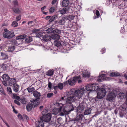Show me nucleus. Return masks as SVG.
<instances>
[{
  "instance_id": "5fc2aeb1",
  "label": "nucleus",
  "mask_w": 127,
  "mask_h": 127,
  "mask_svg": "<svg viewBox=\"0 0 127 127\" xmlns=\"http://www.w3.org/2000/svg\"><path fill=\"white\" fill-rule=\"evenodd\" d=\"M18 117L21 120H22L23 118L21 115L20 114H18L17 115Z\"/></svg>"
},
{
  "instance_id": "9d476101",
  "label": "nucleus",
  "mask_w": 127,
  "mask_h": 127,
  "mask_svg": "<svg viewBox=\"0 0 127 127\" xmlns=\"http://www.w3.org/2000/svg\"><path fill=\"white\" fill-rule=\"evenodd\" d=\"M66 20L65 16L61 18L58 20L55 21V23H58L59 25H64L66 21Z\"/></svg>"
},
{
  "instance_id": "1a4fd4ad",
  "label": "nucleus",
  "mask_w": 127,
  "mask_h": 127,
  "mask_svg": "<svg viewBox=\"0 0 127 127\" xmlns=\"http://www.w3.org/2000/svg\"><path fill=\"white\" fill-rule=\"evenodd\" d=\"M1 78L2 79L1 80L3 84L5 86L10 78L7 74H4L2 75Z\"/></svg>"
},
{
  "instance_id": "864d4df0",
  "label": "nucleus",
  "mask_w": 127,
  "mask_h": 127,
  "mask_svg": "<svg viewBox=\"0 0 127 127\" xmlns=\"http://www.w3.org/2000/svg\"><path fill=\"white\" fill-rule=\"evenodd\" d=\"M21 103L23 104H26V101L25 99L23 98L21 100Z\"/></svg>"
},
{
  "instance_id": "338daca9",
  "label": "nucleus",
  "mask_w": 127,
  "mask_h": 127,
  "mask_svg": "<svg viewBox=\"0 0 127 127\" xmlns=\"http://www.w3.org/2000/svg\"><path fill=\"white\" fill-rule=\"evenodd\" d=\"M50 17H51V16H47L46 17H45V18L46 19L48 20V19H49L50 18Z\"/></svg>"
},
{
  "instance_id": "a18cd8bd",
  "label": "nucleus",
  "mask_w": 127,
  "mask_h": 127,
  "mask_svg": "<svg viewBox=\"0 0 127 127\" xmlns=\"http://www.w3.org/2000/svg\"><path fill=\"white\" fill-rule=\"evenodd\" d=\"M55 10V8L54 7H51L49 11L50 13H52Z\"/></svg>"
},
{
  "instance_id": "f03ea898",
  "label": "nucleus",
  "mask_w": 127,
  "mask_h": 127,
  "mask_svg": "<svg viewBox=\"0 0 127 127\" xmlns=\"http://www.w3.org/2000/svg\"><path fill=\"white\" fill-rule=\"evenodd\" d=\"M51 114L50 113H48L47 114H44L42 116L40 117V120H42L43 122L46 123H48L49 125H52L54 124L55 122L53 121H51Z\"/></svg>"
},
{
  "instance_id": "58836bf2",
  "label": "nucleus",
  "mask_w": 127,
  "mask_h": 127,
  "mask_svg": "<svg viewBox=\"0 0 127 127\" xmlns=\"http://www.w3.org/2000/svg\"><path fill=\"white\" fill-rule=\"evenodd\" d=\"M119 95L118 96L119 98L122 99L124 97L125 94L123 93H120L119 94H118Z\"/></svg>"
},
{
  "instance_id": "7ed1b4c3",
  "label": "nucleus",
  "mask_w": 127,
  "mask_h": 127,
  "mask_svg": "<svg viewBox=\"0 0 127 127\" xmlns=\"http://www.w3.org/2000/svg\"><path fill=\"white\" fill-rule=\"evenodd\" d=\"M97 96L95 99V101H97L98 99H101L106 95V91L103 88H99L97 90Z\"/></svg>"
},
{
  "instance_id": "a211bd4d",
  "label": "nucleus",
  "mask_w": 127,
  "mask_h": 127,
  "mask_svg": "<svg viewBox=\"0 0 127 127\" xmlns=\"http://www.w3.org/2000/svg\"><path fill=\"white\" fill-rule=\"evenodd\" d=\"M84 117V115L82 114H80L79 115H77L76 116V118H75V120L76 122H78L81 121Z\"/></svg>"
},
{
  "instance_id": "052dcab7",
  "label": "nucleus",
  "mask_w": 127,
  "mask_h": 127,
  "mask_svg": "<svg viewBox=\"0 0 127 127\" xmlns=\"http://www.w3.org/2000/svg\"><path fill=\"white\" fill-rule=\"evenodd\" d=\"M1 67L3 68L4 70L6 69L5 66L3 64L1 65Z\"/></svg>"
},
{
  "instance_id": "37998d69",
  "label": "nucleus",
  "mask_w": 127,
  "mask_h": 127,
  "mask_svg": "<svg viewBox=\"0 0 127 127\" xmlns=\"http://www.w3.org/2000/svg\"><path fill=\"white\" fill-rule=\"evenodd\" d=\"M54 95V94L53 93H49L47 94V96L48 98H50L53 96Z\"/></svg>"
},
{
  "instance_id": "5701e85b",
  "label": "nucleus",
  "mask_w": 127,
  "mask_h": 127,
  "mask_svg": "<svg viewBox=\"0 0 127 127\" xmlns=\"http://www.w3.org/2000/svg\"><path fill=\"white\" fill-rule=\"evenodd\" d=\"M26 35L25 34H22L17 37L16 38L17 40H21L24 39L26 37Z\"/></svg>"
},
{
  "instance_id": "6ab92c4d",
  "label": "nucleus",
  "mask_w": 127,
  "mask_h": 127,
  "mask_svg": "<svg viewBox=\"0 0 127 127\" xmlns=\"http://www.w3.org/2000/svg\"><path fill=\"white\" fill-rule=\"evenodd\" d=\"M69 2L68 0H64L62 2L61 5L63 7H66L69 4Z\"/></svg>"
},
{
  "instance_id": "774afa93",
  "label": "nucleus",
  "mask_w": 127,
  "mask_h": 127,
  "mask_svg": "<svg viewBox=\"0 0 127 127\" xmlns=\"http://www.w3.org/2000/svg\"><path fill=\"white\" fill-rule=\"evenodd\" d=\"M53 88H54V89L55 90H57V89H58V86H54Z\"/></svg>"
},
{
  "instance_id": "39448f33",
  "label": "nucleus",
  "mask_w": 127,
  "mask_h": 127,
  "mask_svg": "<svg viewBox=\"0 0 127 127\" xmlns=\"http://www.w3.org/2000/svg\"><path fill=\"white\" fill-rule=\"evenodd\" d=\"M80 78L79 77H74L73 78H71L69 79L67 81L64 83V85H66L68 83L70 86H73L75 85L76 82L77 80Z\"/></svg>"
},
{
  "instance_id": "4be33fe9",
  "label": "nucleus",
  "mask_w": 127,
  "mask_h": 127,
  "mask_svg": "<svg viewBox=\"0 0 127 127\" xmlns=\"http://www.w3.org/2000/svg\"><path fill=\"white\" fill-rule=\"evenodd\" d=\"M65 18H66V20H68L69 21H71L73 20L74 17V16L73 15H69V16H65Z\"/></svg>"
},
{
  "instance_id": "13d9d810",
  "label": "nucleus",
  "mask_w": 127,
  "mask_h": 127,
  "mask_svg": "<svg viewBox=\"0 0 127 127\" xmlns=\"http://www.w3.org/2000/svg\"><path fill=\"white\" fill-rule=\"evenodd\" d=\"M76 77H80V78L78 79V80H77V81H78V83H81L82 82V81L81 80H80V79H81L80 77V76H76Z\"/></svg>"
},
{
  "instance_id": "cd10ccee",
  "label": "nucleus",
  "mask_w": 127,
  "mask_h": 127,
  "mask_svg": "<svg viewBox=\"0 0 127 127\" xmlns=\"http://www.w3.org/2000/svg\"><path fill=\"white\" fill-rule=\"evenodd\" d=\"M66 11H67L66 10V8L65 9L63 8L59 10L58 11V12H59L61 14L63 15L64 14L66 13Z\"/></svg>"
},
{
  "instance_id": "4468645a",
  "label": "nucleus",
  "mask_w": 127,
  "mask_h": 127,
  "mask_svg": "<svg viewBox=\"0 0 127 127\" xmlns=\"http://www.w3.org/2000/svg\"><path fill=\"white\" fill-rule=\"evenodd\" d=\"M36 127H44V123L43 122L40 120L35 122Z\"/></svg>"
},
{
  "instance_id": "3c124183",
  "label": "nucleus",
  "mask_w": 127,
  "mask_h": 127,
  "mask_svg": "<svg viewBox=\"0 0 127 127\" xmlns=\"http://www.w3.org/2000/svg\"><path fill=\"white\" fill-rule=\"evenodd\" d=\"M21 18V17L20 16H17L16 18V21H18L20 20Z\"/></svg>"
},
{
  "instance_id": "e433bc0d",
  "label": "nucleus",
  "mask_w": 127,
  "mask_h": 127,
  "mask_svg": "<svg viewBox=\"0 0 127 127\" xmlns=\"http://www.w3.org/2000/svg\"><path fill=\"white\" fill-rule=\"evenodd\" d=\"M53 72L52 70H49L47 72V75L48 76H51L53 75Z\"/></svg>"
},
{
  "instance_id": "412c9836",
  "label": "nucleus",
  "mask_w": 127,
  "mask_h": 127,
  "mask_svg": "<svg viewBox=\"0 0 127 127\" xmlns=\"http://www.w3.org/2000/svg\"><path fill=\"white\" fill-rule=\"evenodd\" d=\"M83 74V76L84 77H90V74L87 71H84Z\"/></svg>"
},
{
  "instance_id": "bb28decb",
  "label": "nucleus",
  "mask_w": 127,
  "mask_h": 127,
  "mask_svg": "<svg viewBox=\"0 0 127 127\" xmlns=\"http://www.w3.org/2000/svg\"><path fill=\"white\" fill-rule=\"evenodd\" d=\"M91 111L90 108H87L86 109L84 113V114L85 115H87L90 114H91Z\"/></svg>"
},
{
  "instance_id": "2eb2a0df",
  "label": "nucleus",
  "mask_w": 127,
  "mask_h": 127,
  "mask_svg": "<svg viewBox=\"0 0 127 127\" xmlns=\"http://www.w3.org/2000/svg\"><path fill=\"white\" fill-rule=\"evenodd\" d=\"M42 38L43 40L44 41L47 42L50 41L52 38V35L51 36L45 35H42Z\"/></svg>"
},
{
  "instance_id": "aec40b11",
  "label": "nucleus",
  "mask_w": 127,
  "mask_h": 127,
  "mask_svg": "<svg viewBox=\"0 0 127 127\" xmlns=\"http://www.w3.org/2000/svg\"><path fill=\"white\" fill-rule=\"evenodd\" d=\"M54 28L51 27L50 28H48V29L46 30H44V31L45 32L47 33H53V31Z\"/></svg>"
},
{
  "instance_id": "20e7f679",
  "label": "nucleus",
  "mask_w": 127,
  "mask_h": 127,
  "mask_svg": "<svg viewBox=\"0 0 127 127\" xmlns=\"http://www.w3.org/2000/svg\"><path fill=\"white\" fill-rule=\"evenodd\" d=\"M31 102V103H29L26 106V108L28 111H31L32 108L35 107L39 104V101H37L36 99H33Z\"/></svg>"
},
{
  "instance_id": "c85d7f7f",
  "label": "nucleus",
  "mask_w": 127,
  "mask_h": 127,
  "mask_svg": "<svg viewBox=\"0 0 127 127\" xmlns=\"http://www.w3.org/2000/svg\"><path fill=\"white\" fill-rule=\"evenodd\" d=\"M15 47L13 45H11L8 47V51L9 52H12L15 49Z\"/></svg>"
},
{
  "instance_id": "a878e982",
  "label": "nucleus",
  "mask_w": 127,
  "mask_h": 127,
  "mask_svg": "<svg viewBox=\"0 0 127 127\" xmlns=\"http://www.w3.org/2000/svg\"><path fill=\"white\" fill-rule=\"evenodd\" d=\"M32 39L31 37L28 36L27 37L26 39H25V41L26 42L29 43L32 41Z\"/></svg>"
},
{
  "instance_id": "49530a36",
  "label": "nucleus",
  "mask_w": 127,
  "mask_h": 127,
  "mask_svg": "<svg viewBox=\"0 0 127 127\" xmlns=\"http://www.w3.org/2000/svg\"><path fill=\"white\" fill-rule=\"evenodd\" d=\"M0 92L3 94H4V95H6V94L4 92V90L3 89V88H2L1 86V88H0Z\"/></svg>"
},
{
  "instance_id": "79ce46f5",
  "label": "nucleus",
  "mask_w": 127,
  "mask_h": 127,
  "mask_svg": "<svg viewBox=\"0 0 127 127\" xmlns=\"http://www.w3.org/2000/svg\"><path fill=\"white\" fill-rule=\"evenodd\" d=\"M18 25V23L16 21L13 22L11 24L12 26L14 27H16Z\"/></svg>"
},
{
  "instance_id": "f8f14e48",
  "label": "nucleus",
  "mask_w": 127,
  "mask_h": 127,
  "mask_svg": "<svg viewBox=\"0 0 127 127\" xmlns=\"http://www.w3.org/2000/svg\"><path fill=\"white\" fill-rule=\"evenodd\" d=\"M82 102H81L80 104L79 107L77 109L76 111V112L77 113H81L85 108V106L82 104V102L83 101V99H82Z\"/></svg>"
},
{
  "instance_id": "0eeeda50",
  "label": "nucleus",
  "mask_w": 127,
  "mask_h": 127,
  "mask_svg": "<svg viewBox=\"0 0 127 127\" xmlns=\"http://www.w3.org/2000/svg\"><path fill=\"white\" fill-rule=\"evenodd\" d=\"M61 32L60 31L54 28L53 33L54 34L52 35V39H59L60 38V36L59 34Z\"/></svg>"
},
{
  "instance_id": "473e14b6",
  "label": "nucleus",
  "mask_w": 127,
  "mask_h": 127,
  "mask_svg": "<svg viewBox=\"0 0 127 127\" xmlns=\"http://www.w3.org/2000/svg\"><path fill=\"white\" fill-rule=\"evenodd\" d=\"M1 55L2 57V60H5L7 59V55L5 54L2 52L1 53Z\"/></svg>"
},
{
  "instance_id": "b1692460",
  "label": "nucleus",
  "mask_w": 127,
  "mask_h": 127,
  "mask_svg": "<svg viewBox=\"0 0 127 127\" xmlns=\"http://www.w3.org/2000/svg\"><path fill=\"white\" fill-rule=\"evenodd\" d=\"M54 43V45L58 47L61 45L60 41L58 40H56Z\"/></svg>"
},
{
  "instance_id": "dca6fc26",
  "label": "nucleus",
  "mask_w": 127,
  "mask_h": 127,
  "mask_svg": "<svg viewBox=\"0 0 127 127\" xmlns=\"http://www.w3.org/2000/svg\"><path fill=\"white\" fill-rule=\"evenodd\" d=\"M33 94L34 97L36 98L35 99H37V101H38L37 100L38 99H40V96L41 95V94L40 92L35 91L33 92Z\"/></svg>"
},
{
  "instance_id": "09e8293b",
  "label": "nucleus",
  "mask_w": 127,
  "mask_h": 127,
  "mask_svg": "<svg viewBox=\"0 0 127 127\" xmlns=\"http://www.w3.org/2000/svg\"><path fill=\"white\" fill-rule=\"evenodd\" d=\"M14 103L16 104H17L18 105H20V102L18 101V100H15L14 101Z\"/></svg>"
},
{
  "instance_id": "ddd939ff",
  "label": "nucleus",
  "mask_w": 127,
  "mask_h": 127,
  "mask_svg": "<svg viewBox=\"0 0 127 127\" xmlns=\"http://www.w3.org/2000/svg\"><path fill=\"white\" fill-rule=\"evenodd\" d=\"M115 96V94L113 92H111L107 96L106 99L109 101L112 100Z\"/></svg>"
},
{
  "instance_id": "72a5a7b5",
  "label": "nucleus",
  "mask_w": 127,
  "mask_h": 127,
  "mask_svg": "<svg viewBox=\"0 0 127 127\" xmlns=\"http://www.w3.org/2000/svg\"><path fill=\"white\" fill-rule=\"evenodd\" d=\"M120 75L119 73L112 72L110 74V76L112 77L117 76Z\"/></svg>"
},
{
  "instance_id": "4d7b16f0",
  "label": "nucleus",
  "mask_w": 127,
  "mask_h": 127,
  "mask_svg": "<svg viewBox=\"0 0 127 127\" xmlns=\"http://www.w3.org/2000/svg\"><path fill=\"white\" fill-rule=\"evenodd\" d=\"M23 116L24 119H26L27 120H29V117L26 115H24Z\"/></svg>"
},
{
  "instance_id": "423d86ee",
  "label": "nucleus",
  "mask_w": 127,
  "mask_h": 127,
  "mask_svg": "<svg viewBox=\"0 0 127 127\" xmlns=\"http://www.w3.org/2000/svg\"><path fill=\"white\" fill-rule=\"evenodd\" d=\"M98 88V87L94 84H89L86 87V90L89 91H95L97 90Z\"/></svg>"
},
{
  "instance_id": "6e6552de",
  "label": "nucleus",
  "mask_w": 127,
  "mask_h": 127,
  "mask_svg": "<svg viewBox=\"0 0 127 127\" xmlns=\"http://www.w3.org/2000/svg\"><path fill=\"white\" fill-rule=\"evenodd\" d=\"M15 35L13 32H11L9 31H7L4 32L3 33V36L5 38H7L8 39H10L12 38Z\"/></svg>"
},
{
  "instance_id": "4c0bfd02",
  "label": "nucleus",
  "mask_w": 127,
  "mask_h": 127,
  "mask_svg": "<svg viewBox=\"0 0 127 127\" xmlns=\"http://www.w3.org/2000/svg\"><path fill=\"white\" fill-rule=\"evenodd\" d=\"M12 3L15 7L18 5V2L17 0H14L12 2Z\"/></svg>"
},
{
  "instance_id": "8fccbe9b",
  "label": "nucleus",
  "mask_w": 127,
  "mask_h": 127,
  "mask_svg": "<svg viewBox=\"0 0 127 127\" xmlns=\"http://www.w3.org/2000/svg\"><path fill=\"white\" fill-rule=\"evenodd\" d=\"M52 84L51 83L49 82L48 83V88L50 89H51L52 87Z\"/></svg>"
},
{
  "instance_id": "f257e3e1",
  "label": "nucleus",
  "mask_w": 127,
  "mask_h": 127,
  "mask_svg": "<svg viewBox=\"0 0 127 127\" xmlns=\"http://www.w3.org/2000/svg\"><path fill=\"white\" fill-rule=\"evenodd\" d=\"M84 94L83 89H81L75 90L72 89L70 92V96L68 97L65 103V106L63 109L60 115L64 116L65 115H68L74 109L72 102L76 100L82 99V97Z\"/></svg>"
},
{
  "instance_id": "c756f323",
  "label": "nucleus",
  "mask_w": 127,
  "mask_h": 127,
  "mask_svg": "<svg viewBox=\"0 0 127 127\" xmlns=\"http://www.w3.org/2000/svg\"><path fill=\"white\" fill-rule=\"evenodd\" d=\"M58 18V15H55L53 16L49 20V22L50 23L51 22L54 21L55 19H57Z\"/></svg>"
},
{
  "instance_id": "393cba45",
  "label": "nucleus",
  "mask_w": 127,
  "mask_h": 127,
  "mask_svg": "<svg viewBox=\"0 0 127 127\" xmlns=\"http://www.w3.org/2000/svg\"><path fill=\"white\" fill-rule=\"evenodd\" d=\"M13 11L16 14H19L20 12V11L19 9L16 7H14L12 8Z\"/></svg>"
},
{
  "instance_id": "7c9ffc66",
  "label": "nucleus",
  "mask_w": 127,
  "mask_h": 127,
  "mask_svg": "<svg viewBox=\"0 0 127 127\" xmlns=\"http://www.w3.org/2000/svg\"><path fill=\"white\" fill-rule=\"evenodd\" d=\"M28 92L29 93H32L34 92L35 89L34 88L30 86L27 88Z\"/></svg>"
},
{
  "instance_id": "ea45409f",
  "label": "nucleus",
  "mask_w": 127,
  "mask_h": 127,
  "mask_svg": "<svg viewBox=\"0 0 127 127\" xmlns=\"http://www.w3.org/2000/svg\"><path fill=\"white\" fill-rule=\"evenodd\" d=\"M58 88L60 90H62L63 88V84L61 83H59L58 85Z\"/></svg>"
},
{
  "instance_id": "de8ad7c7",
  "label": "nucleus",
  "mask_w": 127,
  "mask_h": 127,
  "mask_svg": "<svg viewBox=\"0 0 127 127\" xmlns=\"http://www.w3.org/2000/svg\"><path fill=\"white\" fill-rule=\"evenodd\" d=\"M105 76V75L104 74H102L100 75H99V77L100 78H101L102 79H104Z\"/></svg>"
},
{
  "instance_id": "69168bd1",
  "label": "nucleus",
  "mask_w": 127,
  "mask_h": 127,
  "mask_svg": "<svg viewBox=\"0 0 127 127\" xmlns=\"http://www.w3.org/2000/svg\"><path fill=\"white\" fill-rule=\"evenodd\" d=\"M105 50L104 49H103L101 50V52L102 54H103L105 52Z\"/></svg>"
},
{
  "instance_id": "6e6d98bb",
  "label": "nucleus",
  "mask_w": 127,
  "mask_h": 127,
  "mask_svg": "<svg viewBox=\"0 0 127 127\" xmlns=\"http://www.w3.org/2000/svg\"><path fill=\"white\" fill-rule=\"evenodd\" d=\"M14 96L16 99L18 100H20V98L19 96L17 95H14Z\"/></svg>"
},
{
  "instance_id": "a19ab883",
  "label": "nucleus",
  "mask_w": 127,
  "mask_h": 127,
  "mask_svg": "<svg viewBox=\"0 0 127 127\" xmlns=\"http://www.w3.org/2000/svg\"><path fill=\"white\" fill-rule=\"evenodd\" d=\"M124 111L123 110H119V114L120 117H123L125 113Z\"/></svg>"
},
{
  "instance_id": "9b49d317",
  "label": "nucleus",
  "mask_w": 127,
  "mask_h": 127,
  "mask_svg": "<svg viewBox=\"0 0 127 127\" xmlns=\"http://www.w3.org/2000/svg\"><path fill=\"white\" fill-rule=\"evenodd\" d=\"M16 79L14 78H11L9 79L6 84L5 85V86H13L14 84L16 83Z\"/></svg>"
},
{
  "instance_id": "603ef678",
  "label": "nucleus",
  "mask_w": 127,
  "mask_h": 127,
  "mask_svg": "<svg viewBox=\"0 0 127 127\" xmlns=\"http://www.w3.org/2000/svg\"><path fill=\"white\" fill-rule=\"evenodd\" d=\"M12 44H13V45H17V41L15 40H13L12 41Z\"/></svg>"
},
{
  "instance_id": "2f4dec72",
  "label": "nucleus",
  "mask_w": 127,
  "mask_h": 127,
  "mask_svg": "<svg viewBox=\"0 0 127 127\" xmlns=\"http://www.w3.org/2000/svg\"><path fill=\"white\" fill-rule=\"evenodd\" d=\"M75 121H76L75 120V119H73L69 121L68 122V124L69 126H72V125H73L75 123Z\"/></svg>"
},
{
  "instance_id": "e2e57ef3",
  "label": "nucleus",
  "mask_w": 127,
  "mask_h": 127,
  "mask_svg": "<svg viewBox=\"0 0 127 127\" xmlns=\"http://www.w3.org/2000/svg\"><path fill=\"white\" fill-rule=\"evenodd\" d=\"M33 23V21H29L28 22V25H31L32 24V23Z\"/></svg>"
},
{
  "instance_id": "bf43d9fd",
  "label": "nucleus",
  "mask_w": 127,
  "mask_h": 127,
  "mask_svg": "<svg viewBox=\"0 0 127 127\" xmlns=\"http://www.w3.org/2000/svg\"><path fill=\"white\" fill-rule=\"evenodd\" d=\"M95 14L97 16L99 17V16L100 14L98 10H96V11Z\"/></svg>"
},
{
  "instance_id": "0e129e2a",
  "label": "nucleus",
  "mask_w": 127,
  "mask_h": 127,
  "mask_svg": "<svg viewBox=\"0 0 127 127\" xmlns=\"http://www.w3.org/2000/svg\"><path fill=\"white\" fill-rule=\"evenodd\" d=\"M48 110L47 109H44L43 110V111H42V113L44 114V112H48Z\"/></svg>"
},
{
  "instance_id": "f3484780",
  "label": "nucleus",
  "mask_w": 127,
  "mask_h": 127,
  "mask_svg": "<svg viewBox=\"0 0 127 127\" xmlns=\"http://www.w3.org/2000/svg\"><path fill=\"white\" fill-rule=\"evenodd\" d=\"M19 86L17 83L13 85L12 89L13 91L15 93L17 92L19 90Z\"/></svg>"
},
{
  "instance_id": "680f3d73",
  "label": "nucleus",
  "mask_w": 127,
  "mask_h": 127,
  "mask_svg": "<svg viewBox=\"0 0 127 127\" xmlns=\"http://www.w3.org/2000/svg\"><path fill=\"white\" fill-rule=\"evenodd\" d=\"M57 0H53L52 1L51 3L52 4H55L57 1Z\"/></svg>"
},
{
  "instance_id": "c03bdc74",
  "label": "nucleus",
  "mask_w": 127,
  "mask_h": 127,
  "mask_svg": "<svg viewBox=\"0 0 127 127\" xmlns=\"http://www.w3.org/2000/svg\"><path fill=\"white\" fill-rule=\"evenodd\" d=\"M7 91L9 94L12 93V90L11 88L9 87H8L7 88Z\"/></svg>"
},
{
  "instance_id": "f704fd0d",
  "label": "nucleus",
  "mask_w": 127,
  "mask_h": 127,
  "mask_svg": "<svg viewBox=\"0 0 127 127\" xmlns=\"http://www.w3.org/2000/svg\"><path fill=\"white\" fill-rule=\"evenodd\" d=\"M59 107L57 108V110L58 112H61L62 111L63 105L62 104V103L59 104Z\"/></svg>"
},
{
  "instance_id": "c9c22d12",
  "label": "nucleus",
  "mask_w": 127,
  "mask_h": 127,
  "mask_svg": "<svg viewBox=\"0 0 127 127\" xmlns=\"http://www.w3.org/2000/svg\"><path fill=\"white\" fill-rule=\"evenodd\" d=\"M126 110V106L124 105H121L119 108V110L125 111Z\"/></svg>"
}]
</instances>
